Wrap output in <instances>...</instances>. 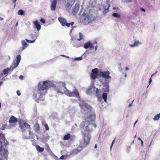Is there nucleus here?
<instances>
[{
	"label": "nucleus",
	"mask_w": 160,
	"mask_h": 160,
	"mask_svg": "<svg viewBox=\"0 0 160 160\" xmlns=\"http://www.w3.org/2000/svg\"><path fill=\"white\" fill-rule=\"evenodd\" d=\"M38 87L37 90L34 92L33 96L38 103H39L40 101L44 100V96L47 93V90L51 87L53 88L57 92L63 93L61 87L55 85L50 81L46 80L42 82H41L38 84Z\"/></svg>",
	"instance_id": "nucleus-1"
},
{
	"label": "nucleus",
	"mask_w": 160,
	"mask_h": 160,
	"mask_svg": "<svg viewBox=\"0 0 160 160\" xmlns=\"http://www.w3.org/2000/svg\"><path fill=\"white\" fill-rule=\"evenodd\" d=\"M87 118L84 121L81 122L79 125L81 132L83 136V147L87 146L89 143L91 138L90 135L86 133V132L88 133L92 132L93 130V128H95L97 126L96 124L91 122L95 119V115L90 114Z\"/></svg>",
	"instance_id": "nucleus-2"
},
{
	"label": "nucleus",
	"mask_w": 160,
	"mask_h": 160,
	"mask_svg": "<svg viewBox=\"0 0 160 160\" xmlns=\"http://www.w3.org/2000/svg\"><path fill=\"white\" fill-rule=\"evenodd\" d=\"M58 19L60 23L63 26H66L67 27H69L70 25L72 26L74 23L73 22H72L70 23H67L66 20L62 17H59L58 18Z\"/></svg>",
	"instance_id": "nucleus-3"
},
{
	"label": "nucleus",
	"mask_w": 160,
	"mask_h": 160,
	"mask_svg": "<svg viewBox=\"0 0 160 160\" xmlns=\"http://www.w3.org/2000/svg\"><path fill=\"white\" fill-rule=\"evenodd\" d=\"M21 57L19 55H18L16 57V62H13L12 64L10 67V68L13 70L15 68L19 65L21 61Z\"/></svg>",
	"instance_id": "nucleus-4"
},
{
	"label": "nucleus",
	"mask_w": 160,
	"mask_h": 160,
	"mask_svg": "<svg viewBox=\"0 0 160 160\" xmlns=\"http://www.w3.org/2000/svg\"><path fill=\"white\" fill-rule=\"evenodd\" d=\"M110 72L108 71L105 72L101 71L99 72V75L105 79H111V77L109 75Z\"/></svg>",
	"instance_id": "nucleus-5"
},
{
	"label": "nucleus",
	"mask_w": 160,
	"mask_h": 160,
	"mask_svg": "<svg viewBox=\"0 0 160 160\" xmlns=\"http://www.w3.org/2000/svg\"><path fill=\"white\" fill-rule=\"evenodd\" d=\"M98 69L95 68L92 70V73L90 74V77L92 79H95L97 78V74L98 72Z\"/></svg>",
	"instance_id": "nucleus-6"
},
{
	"label": "nucleus",
	"mask_w": 160,
	"mask_h": 160,
	"mask_svg": "<svg viewBox=\"0 0 160 160\" xmlns=\"http://www.w3.org/2000/svg\"><path fill=\"white\" fill-rule=\"evenodd\" d=\"M92 16L90 15H87L83 21V22L86 25L92 22Z\"/></svg>",
	"instance_id": "nucleus-7"
},
{
	"label": "nucleus",
	"mask_w": 160,
	"mask_h": 160,
	"mask_svg": "<svg viewBox=\"0 0 160 160\" xmlns=\"http://www.w3.org/2000/svg\"><path fill=\"white\" fill-rule=\"evenodd\" d=\"M8 153V151L7 149L3 148L2 147L0 149V154L2 156L7 157Z\"/></svg>",
	"instance_id": "nucleus-8"
},
{
	"label": "nucleus",
	"mask_w": 160,
	"mask_h": 160,
	"mask_svg": "<svg viewBox=\"0 0 160 160\" xmlns=\"http://www.w3.org/2000/svg\"><path fill=\"white\" fill-rule=\"evenodd\" d=\"M79 8V4L78 3H76L72 9V14L74 15L76 14L78 12Z\"/></svg>",
	"instance_id": "nucleus-9"
},
{
	"label": "nucleus",
	"mask_w": 160,
	"mask_h": 160,
	"mask_svg": "<svg viewBox=\"0 0 160 160\" xmlns=\"http://www.w3.org/2000/svg\"><path fill=\"white\" fill-rule=\"evenodd\" d=\"M57 0H54L51 2V9L52 11H54L56 8Z\"/></svg>",
	"instance_id": "nucleus-10"
},
{
	"label": "nucleus",
	"mask_w": 160,
	"mask_h": 160,
	"mask_svg": "<svg viewBox=\"0 0 160 160\" xmlns=\"http://www.w3.org/2000/svg\"><path fill=\"white\" fill-rule=\"evenodd\" d=\"M22 119L19 120L18 121V122H19V127L22 130V132H23L26 131V130L25 128H26L25 127V126L24 125V123L25 122H24L23 123L22 125L21 124V121H22Z\"/></svg>",
	"instance_id": "nucleus-11"
},
{
	"label": "nucleus",
	"mask_w": 160,
	"mask_h": 160,
	"mask_svg": "<svg viewBox=\"0 0 160 160\" xmlns=\"http://www.w3.org/2000/svg\"><path fill=\"white\" fill-rule=\"evenodd\" d=\"M81 108H82L83 107H85L88 110L91 111L92 110V107L87 103H83L82 105H80Z\"/></svg>",
	"instance_id": "nucleus-12"
},
{
	"label": "nucleus",
	"mask_w": 160,
	"mask_h": 160,
	"mask_svg": "<svg viewBox=\"0 0 160 160\" xmlns=\"http://www.w3.org/2000/svg\"><path fill=\"white\" fill-rule=\"evenodd\" d=\"M84 48L87 49L88 48H93V46L92 44L89 41L87 42L84 45Z\"/></svg>",
	"instance_id": "nucleus-13"
},
{
	"label": "nucleus",
	"mask_w": 160,
	"mask_h": 160,
	"mask_svg": "<svg viewBox=\"0 0 160 160\" xmlns=\"http://www.w3.org/2000/svg\"><path fill=\"white\" fill-rule=\"evenodd\" d=\"M33 23L35 26L36 28L38 30H39L41 28V25L39 24V22L37 20H36L33 22Z\"/></svg>",
	"instance_id": "nucleus-14"
},
{
	"label": "nucleus",
	"mask_w": 160,
	"mask_h": 160,
	"mask_svg": "<svg viewBox=\"0 0 160 160\" xmlns=\"http://www.w3.org/2000/svg\"><path fill=\"white\" fill-rule=\"evenodd\" d=\"M17 118L12 116L10 118L9 122L10 123H14L17 122Z\"/></svg>",
	"instance_id": "nucleus-15"
},
{
	"label": "nucleus",
	"mask_w": 160,
	"mask_h": 160,
	"mask_svg": "<svg viewBox=\"0 0 160 160\" xmlns=\"http://www.w3.org/2000/svg\"><path fill=\"white\" fill-rule=\"evenodd\" d=\"M72 93L73 95L72 97H76V98L78 97L80 98L77 89H74L73 91L72 92Z\"/></svg>",
	"instance_id": "nucleus-16"
},
{
	"label": "nucleus",
	"mask_w": 160,
	"mask_h": 160,
	"mask_svg": "<svg viewBox=\"0 0 160 160\" xmlns=\"http://www.w3.org/2000/svg\"><path fill=\"white\" fill-rule=\"evenodd\" d=\"M33 128L34 130L36 132H37L39 130L40 127L38 122L35 123V124L33 126Z\"/></svg>",
	"instance_id": "nucleus-17"
},
{
	"label": "nucleus",
	"mask_w": 160,
	"mask_h": 160,
	"mask_svg": "<svg viewBox=\"0 0 160 160\" xmlns=\"http://www.w3.org/2000/svg\"><path fill=\"white\" fill-rule=\"evenodd\" d=\"M24 125L25 126L26 128L28 129V131L29 132V135H31V128L30 125L27 122H25L24 123Z\"/></svg>",
	"instance_id": "nucleus-18"
},
{
	"label": "nucleus",
	"mask_w": 160,
	"mask_h": 160,
	"mask_svg": "<svg viewBox=\"0 0 160 160\" xmlns=\"http://www.w3.org/2000/svg\"><path fill=\"white\" fill-rule=\"evenodd\" d=\"M36 148L38 152H43L44 150V148L40 147L39 146L37 145L36 146Z\"/></svg>",
	"instance_id": "nucleus-19"
},
{
	"label": "nucleus",
	"mask_w": 160,
	"mask_h": 160,
	"mask_svg": "<svg viewBox=\"0 0 160 160\" xmlns=\"http://www.w3.org/2000/svg\"><path fill=\"white\" fill-rule=\"evenodd\" d=\"M22 50H23L26 48L28 45L24 40H22Z\"/></svg>",
	"instance_id": "nucleus-20"
},
{
	"label": "nucleus",
	"mask_w": 160,
	"mask_h": 160,
	"mask_svg": "<svg viewBox=\"0 0 160 160\" xmlns=\"http://www.w3.org/2000/svg\"><path fill=\"white\" fill-rule=\"evenodd\" d=\"M65 93L69 97H72L73 96L72 93V92L70 91L67 89V90H66L65 91Z\"/></svg>",
	"instance_id": "nucleus-21"
},
{
	"label": "nucleus",
	"mask_w": 160,
	"mask_h": 160,
	"mask_svg": "<svg viewBox=\"0 0 160 160\" xmlns=\"http://www.w3.org/2000/svg\"><path fill=\"white\" fill-rule=\"evenodd\" d=\"M75 0H68L67 2V6L68 7L70 6H72L74 3Z\"/></svg>",
	"instance_id": "nucleus-22"
},
{
	"label": "nucleus",
	"mask_w": 160,
	"mask_h": 160,
	"mask_svg": "<svg viewBox=\"0 0 160 160\" xmlns=\"http://www.w3.org/2000/svg\"><path fill=\"white\" fill-rule=\"evenodd\" d=\"M10 68H8L3 69L2 71V73H1V74L3 75V74L5 75L6 74H7L8 73V72L10 71Z\"/></svg>",
	"instance_id": "nucleus-23"
},
{
	"label": "nucleus",
	"mask_w": 160,
	"mask_h": 160,
	"mask_svg": "<svg viewBox=\"0 0 160 160\" xmlns=\"http://www.w3.org/2000/svg\"><path fill=\"white\" fill-rule=\"evenodd\" d=\"M70 134L68 133L64 136L63 138V139L64 140H68L70 138Z\"/></svg>",
	"instance_id": "nucleus-24"
},
{
	"label": "nucleus",
	"mask_w": 160,
	"mask_h": 160,
	"mask_svg": "<svg viewBox=\"0 0 160 160\" xmlns=\"http://www.w3.org/2000/svg\"><path fill=\"white\" fill-rule=\"evenodd\" d=\"M96 96L98 97H99L101 95V90L99 89L98 88H96Z\"/></svg>",
	"instance_id": "nucleus-25"
},
{
	"label": "nucleus",
	"mask_w": 160,
	"mask_h": 160,
	"mask_svg": "<svg viewBox=\"0 0 160 160\" xmlns=\"http://www.w3.org/2000/svg\"><path fill=\"white\" fill-rule=\"evenodd\" d=\"M107 94L106 93H103L102 94V98L104 100L105 102L107 101Z\"/></svg>",
	"instance_id": "nucleus-26"
},
{
	"label": "nucleus",
	"mask_w": 160,
	"mask_h": 160,
	"mask_svg": "<svg viewBox=\"0 0 160 160\" xmlns=\"http://www.w3.org/2000/svg\"><path fill=\"white\" fill-rule=\"evenodd\" d=\"M160 118V113L157 115H155L153 119L154 120H158Z\"/></svg>",
	"instance_id": "nucleus-27"
},
{
	"label": "nucleus",
	"mask_w": 160,
	"mask_h": 160,
	"mask_svg": "<svg viewBox=\"0 0 160 160\" xmlns=\"http://www.w3.org/2000/svg\"><path fill=\"white\" fill-rule=\"evenodd\" d=\"M110 6L109 4L108 3V7H107L106 6H105L104 7V12L106 13L108 12L109 11V8Z\"/></svg>",
	"instance_id": "nucleus-28"
},
{
	"label": "nucleus",
	"mask_w": 160,
	"mask_h": 160,
	"mask_svg": "<svg viewBox=\"0 0 160 160\" xmlns=\"http://www.w3.org/2000/svg\"><path fill=\"white\" fill-rule=\"evenodd\" d=\"M139 43V42L138 41H135L133 45H130V46L131 47H133L138 46Z\"/></svg>",
	"instance_id": "nucleus-29"
},
{
	"label": "nucleus",
	"mask_w": 160,
	"mask_h": 160,
	"mask_svg": "<svg viewBox=\"0 0 160 160\" xmlns=\"http://www.w3.org/2000/svg\"><path fill=\"white\" fill-rule=\"evenodd\" d=\"M3 143L4 145L5 146H7L8 144V142L7 140L5 138V136H4V138H3Z\"/></svg>",
	"instance_id": "nucleus-30"
},
{
	"label": "nucleus",
	"mask_w": 160,
	"mask_h": 160,
	"mask_svg": "<svg viewBox=\"0 0 160 160\" xmlns=\"http://www.w3.org/2000/svg\"><path fill=\"white\" fill-rule=\"evenodd\" d=\"M18 15H24V12L22 10H19L18 12Z\"/></svg>",
	"instance_id": "nucleus-31"
},
{
	"label": "nucleus",
	"mask_w": 160,
	"mask_h": 160,
	"mask_svg": "<svg viewBox=\"0 0 160 160\" xmlns=\"http://www.w3.org/2000/svg\"><path fill=\"white\" fill-rule=\"evenodd\" d=\"M92 88V87L90 88L87 90L86 92L87 94H90L92 93V92L91 91Z\"/></svg>",
	"instance_id": "nucleus-32"
},
{
	"label": "nucleus",
	"mask_w": 160,
	"mask_h": 160,
	"mask_svg": "<svg viewBox=\"0 0 160 160\" xmlns=\"http://www.w3.org/2000/svg\"><path fill=\"white\" fill-rule=\"evenodd\" d=\"M112 16L118 18H120V16L118 13H114L112 14Z\"/></svg>",
	"instance_id": "nucleus-33"
},
{
	"label": "nucleus",
	"mask_w": 160,
	"mask_h": 160,
	"mask_svg": "<svg viewBox=\"0 0 160 160\" xmlns=\"http://www.w3.org/2000/svg\"><path fill=\"white\" fill-rule=\"evenodd\" d=\"M79 38L78 39V40L80 41L83 38V35L82 34V33L81 32L79 33Z\"/></svg>",
	"instance_id": "nucleus-34"
},
{
	"label": "nucleus",
	"mask_w": 160,
	"mask_h": 160,
	"mask_svg": "<svg viewBox=\"0 0 160 160\" xmlns=\"http://www.w3.org/2000/svg\"><path fill=\"white\" fill-rule=\"evenodd\" d=\"M26 41L27 42H28V43H33V42H35V40L34 39L33 40H28V39H26Z\"/></svg>",
	"instance_id": "nucleus-35"
},
{
	"label": "nucleus",
	"mask_w": 160,
	"mask_h": 160,
	"mask_svg": "<svg viewBox=\"0 0 160 160\" xmlns=\"http://www.w3.org/2000/svg\"><path fill=\"white\" fill-rule=\"evenodd\" d=\"M44 127L45 128L46 130L47 131H48L49 130V128L48 127V125L47 123H45L44 125Z\"/></svg>",
	"instance_id": "nucleus-36"
},
{
	"label": "nucleus",
	"mask_w": 160,
	"mask_h": 160,
	"mask_svg": "<svg viewBox=\"0 0 160 160\" xmlns=\"http://www.w3.org/2000/svg\"><path fill=\"white\" fill-rule=\"evenodd\" d=\"M4 134H3L2 133H1L0 132V139L3 140V138H4Z\"/></svg>",
	"instance_id": "nucleus-37"
},
{
	"label": "nucleus",
	"mask_w": 160,
	"mask_h": 160,
	"mask_svg": "<svg viewBox=\"0 0 160 160\" xmlns=\"http://www.w3.org/2000/svg\"><path fill=\"white\" fill-rule=\"evenodd\" d=\"M40 21L43 24H44L46 22L45 20L42 18L41 19Z\"/></svg>",
	"instance_id": "nucleus-38"
},
{
	"label": "nucleus",
	"mask_w": 160,
	"mask_h": 160,
	"mask_svg": "<svg viewBox=\"0 0 160 160\" xmlns=\"http://www.w3.org/2000/svg\"><path fill=\"white\" fill-rule=\"evenodd\" d=\"M66 84L64 82H62V85L67 90V88L66 87Z\"/></svg>",
	"instance_id": "nucleus-39"
},
{
	"label": "nucleus",
	"mask_w": 160,
	"mask_h": 160,
	"mask_svg": "<svg viewBox=\"0 0 160 160\" xmlns=\"http://www.w3.org/2000/svg\"><path fill=\"white\" fill-rule=\"evenodd\" d=\"M75 59L77 60H81L82 59V57L77 58H76Z\"/></svg>",
	"instance_id": "nucleus-40"
},
{
	"label": "nucleus",
	"mask_w": 160,
	"mask_h": 160,
	"mask_svg": "<svg viewBox=\"0 0 160 160\" xmlns=\"http://www.w3.org/2000/svg\"><path fill=\"white\" fill-rule=\"evenodd\" d=\"M16 92L18 96H20L21 95V93L19 90H17Z\"/></svg>",
	"instance_id": "nucleus-41"
},
{
	"label": "nucleus",
	"mask_w": 160,
	"mask_h": 160,
	"mask_svg": "<svg viewBox=\"0 0 160 160\" xmlns=\"http://www.w3.org/2000/svg\"><path fill=\"white\" fill-rule=\"evenodd\" d=\"M7 126V125H3L2 126V128L1 129L2 130H4L6 127Z\"/></svg>",
	"instance_id": "nucleus-42"
},
{
	"label": "nucleus",
	"mask_w": 160,
	"mask_h": 160,
	"mask_svg": "<svg viewBox=\"0 0 160 160\" xmlns=\"http://www.w3.org/2000/svg\"><path fill=\"white\" fill-rule=\"evenodd\" d=\"M130 148H131V147L130 146H129L127 148V151L128 152H129L130 151Z\"/></svg>",
	"instance_id": "nucleus-43"
},
{
	"label": "nucleus",
	"mask_w": 160,
	"mask_h": 160,
	"mask_svg": "<svg viewBox=\"0 0 160 160\" xmlns=\"http://www.w3.org/2000/svg\"><path fill=\"white\" fill-rule=\"evenodd\" d=\"M2 147V142L0 140V149Z\"/></svg>",
	"instance_id": "nucleus-44"
},
{
	"label": "nucleus",
	"mask_w": 160,
	"mask_h": 160,
	"mask_svg": "<svg viewBox=\"0 0 160 160\" xmlns=\"http://www.w3.org/2000/svg\"><path fill=\"white\" fill-rule=\"evenodd\" d=\"M19 78L21 79V80H23V76L22 75H20L19 76Z\"/></svg>",
	"instance_id": "nucleus-45"
},
{
	"label": "nucleus",
	"mask_w": 160,
	"mask_h": 160,
	"mask_svg": "<svg viewBox=\"0 0 160 160\" xmlns=\"http://www.w3.org/2000/svg\"><path fill=\"white\" fill-rule=\"evenodd\" d=\"M114 142H115V140H114L112 141V144H111V148H112V145H113V144H114Z\"/></svg>",
	"instance_id": "nucleus-46"
},
{
	"label": "nucleus",
	"mask_w": 160,
	"mask_h": 160,
	"mask_svg": "<svg viewBox=\"0 0 160 160\" xmlns=\"http://www.w3.org/2000/svg\"><path fill=\"white\" fill-rule=\"evenodd\" d=\"M140 9H141V11H143V12L145 11V10L144 8H140Z\"/></svg>",
	"instance_id": "nucleus-47"
},
{
	"label": "nucleus",
	"mask_w": 160,
	"mask_h": 160,
	"mask_svg": "<svg viewBox=\"0 0 160 160\" xmlns=\"http://www.w3.org/2000/svg\"><path fill=\"white\" fill-rule=\"evenodd\" d=\"M61 56H63V57H65L67 58H69V57L68 56H66V55H61Z\"/></svg>",
	"instance_id": "nucleus-48"
},
{
	"label": "nucleus",
	"mask_w": 160,
	"mask_h": 160,
	"mask_svg": "<svg viewBox=\"0 0 160 160\" xmlns=\"http://www.w3.org/2000/svg\"><path fill=\"white\" fill-rule=\"evenodd\" d=\"M152 81V78H151V77L150 78V79H149V85H150V84H151V82Z\"/></svg>",
	"instance_id": "nucleus-49"
},
{
	"label": "nucleus",
	"mask_w": 160,
	"mask_h": 160,
	"mask_svg": "<svg viewBox=\"0 0 160 160\" xmlns=\"http://www.w3.org/2000/svg\"><path fill=\"white\" fill-rule=\"evenodd\" d=\"M65 156L64 155H62L60 157V158L62 159H63L64 158Z\"/></svg>",
	"instance_id": "nucleus-50"
},
{
	"label": "nucleus",
	"mask_w": 160,
	"mask_h": 160,
	"mask_svg": "<svg viewBox=\"0 0 160 160\" xmlns=\"http://www.w3.org/2000/svg\"><path fill=\"white\" fill-rule=\"evenodd\" d=\"M47 150L48 151H51V149L49 146L47 148Z\"/></svg>",
	"instance_id": "nucleus-51"
},
{
	"label": "nucleus",
	"mask_w": 160,
	"mask_h": 160,
	"mask_svg": "<svg viewBox=\"0 0 160 160\" xmlns=\"http://www.w3.org/2000/svg\"><path fill=\"white\" fill-rule=\"evenodd\" d=\"M138 122V120H137L134 122V125H133V126L134 127L135 126V125L137 123V122Z\"/></svg>",
	"instance_id": "nucleus-52"
},
{
	"label": "nucleus",
	"mask_w": 160,
	"mask_h": 160,
	"mask_svg": "<svg viewBox=\"0 0 160 160\" xmlns=\"http://www.w3.org/2000/svg\"><path fill=\"white\" fill-rule=\"evenodd\" d=\"M141 146H143V141L142 140L141 141Z\"/></svg>",
	"instance_id": "nucleus-53"
},
{
	"label": "nucleus",
	"mask_w": 160,
	"mask_h": 160,
	"mask_svg": "<svg viewBox=\"0 0 160 160\" xmlns=\"http://www.w3.org/2000/svg\"><path fill=\"white\" fill-rule=\"evenodd\" d=\"M3 18L1 17H0V21H2V20H3Z\"/></svg>",
	"instance_id": "nucleus-54"
},
{
	"label": "nucleus",
	"mask_w": 160,
	"mask_h": 160,
	"mask_svg": "<svg viewBox=\"0 0 160 160\" xmlns=\"http://www.w3.org/2000/svg\"><path fill=\"white\" fill-rule=\"evenodd\" d=\"M12 2L15 3L17 0H12Z\"/></svg>",
	"instance_id": "nucleus-55"
},
{
	"label": "nucleus",
	"mask_w": 160,
	"mask_h": 160,
	"mask_svg": "<svg viewBox=\"0 0 160 160\" xmlns=\"http://www.w3.org/2000/svg\"><path fill=\"white\" fill-rule=\"evenodd\" d=\"M125 69L126 70H129V68L128 67H126V68Z\"/></svg>",
	"instance_id": "nucleus-56"
},
{
	"label": "nucleus",
	"mask_w": 160,
	"mask_h": 160,
	"mask_svg": "<svg viewBox=\"0 0 160 160\" xmlns=\"http://www.w3.org/2000/svg\"><path fill=\"white\" fill-rule=\"evenodd\" d=\"M132 103H131V104H130L128 106V107H131V106H132Z\"/></svg>",
	"instance_id": "nucleus-57"
},
{
	"label": "nucleus",
	"mask_w": 160,
	"mask_h": 160,
	"mask_svg": "<svg viewBox=\"0 0 160 160\" xmlns=\"http://www.w3.org/2000/svg\"><path fill=\"white\" fill-rule=\"evenodd\" d=\"M138 140H139L140 141H141L142 140L141 139V138L140 137L138 138Z\"/></svg>",
	"instance_id": "nucleus-58"
},
{
	"label": "nucleus",
	"mask_w": 160,
	"mask_h": 160,
	"mask_svg": "<svg viewBox=\"0 0 160 160\" xmlns=\"http://www.w3.org/2000/svg\"><path fill=\"white\" fill-rule=\"evenodd\" d=\"M94 148H97V144H96L95 145Z\"/></svg>",
	"instance_id": "nucleus-59"
},
{
	"label": "nucleus",
	"mask_w": 160,
	"mask_h": 160,
	"mask_svg": "<svg viewBox=\"0 0 160 160\" xmlns=\"http://www.w3.org/2000/svg\"><path fill=\"white\" fill-rule=\"evenodd\" d=\"M134 140H133L132 142L131 143V144H132V143H133L134 142Z\"/></svg>",
	"instance_id": "nucleus-60"
},
{
	"label": "nucleus",
	"mask_w": 160,
	"mask_h": 160,
	"mask_svg": "<svg viewBox=\"0 0 160 160\" xmlns=\"http://www.w3.org/2000/svg\"><path fill=\"white\" fill-rule=\"evenodd\" d=\"M129 2H131L132 1V0H128Z\"/></svg>",
	"instance_id": "nucleus-61"
},
{
	"label": "nucleus",
	"mask_w": 160,
	"mask_h": 160,
	"mask_svg": "<svg viewBox=\"0 0 160 160\" xmlns=\"http://www.w3.org/2000/svg\"><path fill=\"white\" fill-rule=\"evenodd\" d=\"M155 74V73H154V74H152L151 76V77H152Z\"/></svg>",
	"instance_id": "nucleus-62"
},
{
	"label": "nucleus",
	"mask_w": 160,
	"mask_h": 160,
	"mask_svg": "<svg viewBox=\"0 0 160 160\" xmlns=\"http://www.w3.org/2000/svg\"><path fill=\"white\" fill-rule=\"evenodd\" d=\"M125 77H126V76H127V75L126 73L125 74Z\"/></svg>",
	"instance_id": "nucleus-63"
},
{
	"label": "nucleus",
	"mask_w": 160,
	"mask_h": 160,
	"mask_svg": "<svg viewBox=\"0 0 160 160\" xmlns=\"http://www.w3.org/2000/svg\"><path fill=\"white\" fill-rule=\"evenodd\" d=\"M136 137V135L134 136V138H135Z\"/></svg>",
	"instance_id": "nucleus-64"
}]
</instances>
